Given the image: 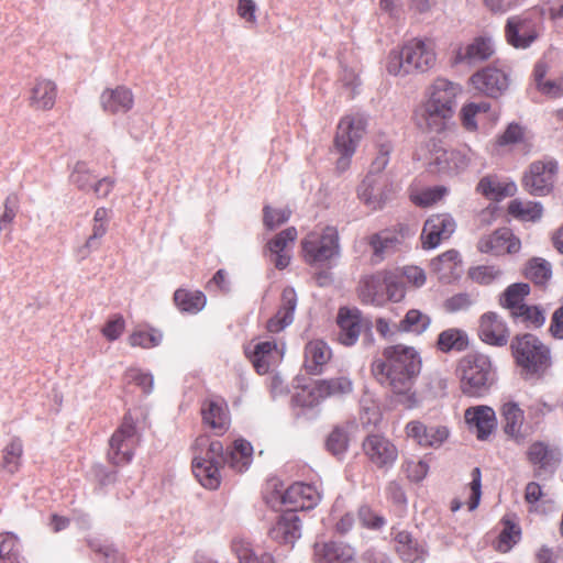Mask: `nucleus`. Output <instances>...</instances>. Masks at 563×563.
Returning <instances> with one entry per match:
<instances>
[{
  "instance_id": "obj_1",
  "label": "nucleus",
  "mask_w": 563,
  "mask_h": 563,
  "mask_svg": "<svg viewBox=\"0 0 563 563\" xmlns=\"http://www.w3.org/2000/svg\"><path fill=\"white\" fill-rule=\"evenodd\" d=\"M421 366V357L415 347L398 344L384 349L371 369L375 379L390 389L401 406L415 409L421 405V398L412 390Z\"/></svg>"
},
{
  "instance_id": "obj_2",
  "label": "nucleus",
  "mask_w": 563,
  "mask_h": 563,
  "mask_svg": "<svg viewBox=\"0 0 563 563\" xmlns=\"http://www.w3.org/2000/svg\"><path fill=\"white\" fill-rule=\"evenodd\" d=\"M198 453L192 459V472L199 483L209 489H217L221 483L220 467L229 464L236 472H244L252 463L253 446L244 440L238 439L233 448L224 453L222 442L201 437L196 441Z\"/></svg>"
},
{
  "instance_id": "obj_3",
  "label": "nucleus",
  "mask_w": 563,
  "mask_h": 563,
  "mask_svg": "<svg viewBox=\"0 0 563 563\" xmlns=\"http://www.w3.org/2000/svg\"><path fill=\"white\" fill-rule=\"evenodd\" d=\"M462 92L459 84L439 77L426 89L424 100L416 110L418 125L431 132L446 128L456 108V97Z\"/></svg>"
},
{
  "instance_id": "obj_4",
  "label": "nucleus",
  "mask_w": 563,
  "mask_h": 563,
  "mask_svg": "<svg viewBox=\"0 0 563 563\" xmlns=\"http://www.w3.org/2000/svg\"><path fill=\"white\" fill-rule=\"evenodd\" d=\"M437 54L431 40L412 38L399 51H391L387 57L386 69L393 76L423 74L434 67Z\"/></svg>"
},
{
  "instance_id": "obj_5",
  "label": "nucleus",
  "mask_w": 563,
  "mask_h": 563,
  "mask_svg": "<svg viewBox=\"0 0 563 563\" xmlns=\"http://www.w3.org/2000/svg\"><path fill=\"white\" fill-rule=\"evenodd\" d=\"M377 156L371 164L369 172L357 187L358 199L371 210L380 209L389 198L390 189L387 178L382 175L389 162L393 151L390 140L380 135L376 141Z\"/></svg>"
},
{
  "instance_id": "obj_6",
  "label": "nucleus",
  "mask_w": 563,
  "mask_h": 563,
  "mask_svg": "<svg viewBox=\"0 0 563 563\" xmlns=\"http://www.w3.org/2000/svg\"><path fill=\"white\" fill-rule=\"evenodd\" d=\"M457 371L461 390L468 397L485 396L495 380L492 361L484 354L475 353L464 356L459 363Z\"/></svg>"
},
{
  "instance_id": "obj_7",
  "label": "nucleus",
  "mask_w": 563,
  "mask_h": 563,
  "mask_svg": "<svg viewBox=\"0 0 563 563\" xmlns=\"http://www.w3.org/2000/svg\"><path fill=\"white\" fill-rule=\"evenodd\" d=\"M305 262L321 267L340 256V238L336 228L325 227L320 232L312 231L301 241Z\"/></svg>"
},
{
  "instance_id": "obj_8",
  "label": "nucleus",
  "mask_w": 563,
  "mask_h": 563,
  "mask_svg": "<svg viewBox=\"0 0 563 563\" xmlns=\"http://www.w3.org/2000/svg\"><path fill=\"white\" fill-rule=\"evenodd\" d=\"M510 349L517 365L528 373H538L550 365L549 349L533 334L516 335Z\"/></svg>"
},
{
  "instance_id": "obj_9",
  "label": "nucleus",
  "mask_w": 563,
  "mask_h": 563,
  "mask_svg": "<svg viewBox=\"0 0 563 563\" xmlns=\"http://www.w3.org/2000/svg\"><path fill=\"white\" fill-rule=\"evenodd\" d=\"M365 128L366 120L361 114L346 115L340 120L334 139L335 150L340 154L336 161V169L340 173L349 168L351 157L365 133Z\"/></svg>"
},
{
  "instance_id": "obj_10",
  "label": "nucleus",
  "mask_w": 563,
  "mask_h": 563,
  "mask_svg": "<svg viewBox=\"0 0 563 563\" xmlns=\"http://www.w3.org/2000/svg\"><path fill=\"white\" fill-rule=\"evenodd\" d=\"M139 439L140 437L133 418L130 413H125L122 423L109 441L108 457L111 463L114 465H124L131 462Z\"/></svg>"
},
{
  "instance_id": "obj_11",
  "label": "nucleus",
  "mask_w": 563,
  "mask_h": 563,
  "mask_svg": "<svg viewBox=\"0 0 563 563\" xmlns=\"http://www.w3.org/2000/svg\"><path fill=\"white\" fill-rule=\"evenodd\" d=\"M540 35V25L528 14L514 15L507 19L505 36L507 43L517 49L530 47Z\"/></svg>"
},
{
  "instance_id": "obj_12",
  "label": "nucleus",
  "mask_w": 563,
  "mask_h": 563,
  "mask_svg": "<svg viewBox=\"0 0 563 563\" xmlns=\"http://www.w3.org/2000/svg\"><path fill=\"white\" fill-rule=\"evenodd\" d=\"M558 164L554 161L533 162L525 173L522 184L532 196H545L551 192L554 185Z\"/></svg>"
},
{
  "instance_id": "obj_13",
  "label": "nucleus",
  "mask_w": 563,
  "mask_h": 563,
  "mask_svg": "<svg viewBox=\"0 0 563 563\" xmlns=\"http://www.w3.org/2000/svg\"><path fill=\"white\" fill-rule=\"evenodd\" d=\"M339 328L336 339L344 346H353L361 333L371 328V322L364 319L357 308L341 307L336 314Z\"/></svg>"
},
{
  "instance_id": "obj_14",
  "label": "nucleus",
  "mask_w": 563,
  "mask_h": 563,
  "mask_svg": "<svg viewBox=\"0 0 563 563\" xmlns=\"http://www.w3.org/2000/svg\"><path fill=\"white\" fill-rule=\"evenodd\" d=\"M527 460L538 476L552 475L561 463L562 453L560 448L554 444L534 441L527 450Z\"/></svg>"
},
{
  "instance_id": "obj_15",
  "label": "nucleus",
  "mask_w": 563,
  "mask_h": 563,
  "mask_svg": "<svg viewBox=\"0 0 563 563\" xmlns=\"http://www.w3.org/2000/svg\"><path fill=\"white\" fill-rule=\"evenodd\" d=\"M362 448L369 462L378 468L391 467L398 456L395 444L382 434L367 435Z\"/></svg>"
},
{
  "instance_id": "obj_16",
  "label": "nucleus",
  "mask_w": 563,
  "mask_h": 563,
  "mask_svg": "<svg viewBox=\"0 0 563 563\" xmlns=\"http://www.w3.org/2000/svg\"><path fill=\"white\" fill-rule=\"evenodd\" d=\"M456 222L449 213L431 216L423 225L421 241L423 249H434L441 241L448 240L455 231Z\"/></svg>"
},
{
  "instance_id": "obj_17",
  "label": "nucleus",
  "mask_w": 563,
  "mask_h": 563,
  "mask_svg": "<svg viewBox=\"0 0 563 563\" xmlns=\"http://www.w3.org/2000/svg\"><path fill=\"white\" fill-rule=\"evenodd\" d=\"M321 500L318 488L310 484L295 483L282 495V503L289 506L288 510H308L316 507Z\"/></svg>"
},
{
  "instance_id": "obj_18",
  "label": "nucleus",
  "mask_w": 563,
  "mask_h": 563,
  "mask_svg": "<svg viewBox=\"0 0 563 563\" xmlns=\"http://www.w3.org/2000/svg\"><path fill=\"white\" fill-rule=\"evenodd\" d=\"M500 417L504 432L517 443H523L528 437L525 430V411L519 404L508 399L500 406Z\"/></svg>"
},
{
  "instance_id": "obj_19",
  "label": "nucleus",
  "mask_w": 563,
  "mask_h": 563,
  "mask_svg": "<svg viewBox=\"0 0 563 563\" xmlns=\"http://www.w3.org/2000/svg\"><path fill=\"white\" fill-rule=\"evenodd\" d=\"M465 422L478 440H486L497 427L495 410L489 406H474L465 410Z\"/></svg>"
},
{
  "instance_id": "obj_20",
  "label": "nucleus",
  "mask_w": 563,
  "mask_h": 563,
  "mask_svg": "<svg viewBox=\"0 0 563 563\" xmlns=\"http://www.w3.org/2000/svg\"><path fill=\"white\" fill-rule=\"evenodd\" d=\"M476 90L488 97L497 98L508 88L507 75L495 67H486L471 77Z\"/></svg>"
},
{
  "instance_id": "obj_21",
  "label": "nucleus",
  "mask_w": 563,
  "mask_h": 563,
  "mask_svg": "<svg viewBox=\"0 0 563 563\" xmlns=\"http://www.w3.org/2000/svg\"><path fill=\"white\" fill-rule=\"evenodd\" d=\"M478 336L489 345L505 346L509 331L505 321L496 312H486L479 319Z\"/></svg>"
},
{
  "instance_id": "obj_22",
  "label": "nucleus",
  "mask_w": 563,
  "mask_h": 563,
  "mask_svg": "<svg viewBox=\"0 0 563 563\" xmlns=\"http://www.w3.org/2000/svg\"><path fill=\"white\" fill-rule=\"evenodd\" d=\"M245 353L260 375L267 374L280 356L275 341H260L245 349Z\"/></svg>"
},
{
  "instance_id": "obj_23",
  "label": "nucleus",
  "mask_w": 563,
  "mask_h": 563,
  "mask_svg": "<svg viewBox=\"0 0 563 563\" xmlns=\"http://www.w3.org/2000/svg\"><path fill=\"white\" fill-rule=\"evenodd\" d=\"M316 563H356L355 551L349 544L329 541L314 544Z\"/></svg>"
},
{
  "instance_id": "obj_24",
  "label": "nucleus",
  "mask_w": 563,
  "mask_h": 563,
  "mask_svg": "<svg viewBox=\"0 0 563 563\" xmlns=\"http://www.w3.org/2000/svg\"><path fill=\"white\" fill-rule=\"evenodd\" d=\"M202 421L217 434L224 433L230 426L228 406L223 399H207L201 405Z\"/></svg>"
},
{
  "instance_id": "obj_25",
  "label": "nucleus",
  "mask_w": 563,
  "mask_h": 563,
  "mask_svg": "<svg viewBox=\"0 0 563 563\" xmlns=\"http://www.w3.org/2000/svg\"><path fill=\"white\" fill-rule=\"evenodd\" d=\"M269 536L279 543L292 545L301 537L299 516L294 510L285 511L269 530Z\"/></svg>"
},
{
  "instance_id": "obj_26",
  "label": "nucleus",
  "mask_w": 563,
  "mask_h": 563,
  "mask_svg": "<svg viewBox=\"0 0 563 563\" xmlns=\"http://www.w3.org/2000/svg\"><path fill=\"white\" fill-rule=\"evenodd\" d=\"M495 52L494 41L489 36H478L456 52V60L473 65L488 59Z\"/></svg>"
},
{
  "instance_id": "obj_27",
  "label": "nucleus",
  "mask_w": 563,
  "mask_h": 563,
  "mask_svg": "<svg viewBox=\"0 0 563 563\" xmlns=\"http://www.w3.org/2000/svg\"><path fill=\"white\" fill-rule=\"evenodd\" d=\"M297 307V295L292 287H286L282 294V305L276 314L267 322V330L278 333L292 323Z\"/></svg>"
},
{
  "instance_id": "obj_28",
  "label": "nucleus",
  "mask_w": 563,
  "mask_h": 563,
  "mask_svg": "<svg viewBox=\"0 0 563 563\" xmlns=\"http://www.w3.org/2000/svg\"><path fill=\"white\" fill-rule=\"evenodd\" d=\"M385 271L364 277L358 287V297L364 303L382 307L386 303Z\"/></svg>"
},
{
  "instance_id": "obj_29",
  "label": "nucleus",
  "mask_w": 563,
  "mask_h": 563,
  "mask_svg": "<svg viewBox=\"0 0 563 563\" xmlns=\"http://www.w3.org/2000/svg\"><path fill=\"white\" fill-rule=\"evenodd\" d=\"M100 103L106 112L125 113L132 109L134 98L129 88L119 86L114 89H106L100 96Z\"/></svg>"
},
{
  "instance_id": "obj_30",
  "label": "nucleus",
  "mask_w": 563,
  "mask_h": 563,
  "mask_svg": "<svg viewBox=\"0 0 563 563\" xmlns=\"http://www.w3.org/2000/svg\"><path fill=\"white\" fill-rule=\"evenodd\" d=\"M396 551L405 563L423 562L427 555L424 545L413 539L408 531H399L395 536Z\"/></svg>"
},
{
  "instance_id": "obj_31",
  "label": "nucleus",
  "mask_w": 563,
  "mask_h": 563,
  "mask_svg": "<svg viewBox=\"0 0 563 563\" xmlns=\"http://www.w3.org/2000/svg\"><path fill=\"white\" fill-rule=\"evenodd\" d=\"M373 250V258L380 262L394 254L401 244V236L390 230H383L369 236L368 241Z\"/></svg>"
},
{
  "instance_id": "obj_32",
  "label": "nucleus",
  "mask_w": 563,
  "mask_h": 563,
  "mask_svg": "<svg viewBox=\"0 0 563 563\" xmlns=\"http://www.w3.org/2000/svg\"><path fill=\"white\" fill-rule=\"evenodd\" d=\"M303 380V378H296V391L292 396V404L301 408H313L324 400L320 380H310L309 383L301 384Z\"/></svg>"
},
{
  "instance_id": "obj_33",
  "label": "nucleus",
  "mask_w": 563,
  "mask_h": 563,
  "mask_svg": "<svg viewBox=\"0 0 563 563\" xmlns=\"http://www.w3.org/2000/svg\"><path fill=\"white\" fill-rule=\"evenodd\" d=\"M331 358V350L321 340L310 341L305 349V368L308 373L318 375Z\"/></svg>"
},
{
  "instance_id": "obj_34",
  "label": "nucleus",
  "mask_w": 563,
  "mask_h": 563,
  "mask_svg": "<svg viewBox=\"0 0 563 563\" xmlns=\"http://www.w3.org/2000/svg\"><path fill=\"white\" fill-rule=\"evenodd\" d=\"M477 191L488 199L501 200L514 196L517 186L514 181H501L496 176H486L479 180Z\"/></svg>"
},
{
  "instance_id": "obj_35",
  "label": "nucleus",
  "mask_w": 563,
  "mask_h": 563,
  "mask_svg": "<svg viewBox=\"0 0 563 563\" xmlns=\"http://www.w3.org/2000/svg\"><path fill=\"white\" fill-rule=\"evenodd\" d=\"M530 292V286L526 283H516L506 288V290L500 295L499 303L503 308L508 309L510 311L511 317L514 318L526 305L525 298Z\"/></svg>"
},
{
  "instance_id": "obj_36",
  "label": "nucleus",
  "mask_w": 563,
  "mask_h": 563,
  "mask_svg": "<svg viewBox=\"0 0 563 563\" xmlns=\"http://www.w3.org/2000/svg\"><path fill=\"white\" fill-rule=\"evenodd\" d=\"M56 100V85L48 79H37L31 91V106L40 110L52 109Z\"/></svg>"
},
{
  "instance_id": "obj_37",
  "label": "nucleus",
  "mask_w": 563,
  "mask_h": 563,
  "mask_svg": "<svg viewBox=\"0 0 563 563\" xmlns=\"http://www.w3.org/2000/svg\"><path fill=\"white\" fill-rule=\"evenodd\" d=\"M174 301L180 311L197 313L205 308L207 299L200 290L180 288L175 291Z\"/></svg>"
},
{
  "instance_id": "obj_38",
  "label": "nucleus",
  "mask_w": 563,
  "mask_h": 563,
  "mask_svg": "<svg viewBox=\"0 0 563 563\" xmlns=\"http://www.w3.org/2000/svg\"><path fill=\"white\" fill-rule=\"evenodd\" d=\"M437 346L443 353L451 351L462 352L468 346V338L461 329H446L439 334Z\"/></svg>"
},
{
  "instance_id": "obj_39",
  "label": "nucleus",
  "mask_w": 563,
  "mask_h": 563,
  "mask_svg": "<svg viewBox=\"0 0 563 563\" xmlns=\"http://www.w3.org/2000/svg\"><path fill=\"white\" fill-rule=\"evenodd\" d=\"M508 212L521 221L534 222L541 219L543 207L540 202L515 199L509 202Z\"/></svg>"
},
{
  "instance_id": "obj_40",
  "label": "nucleus",
  "mask_w": 563,
  "mask_h": 563,
  "mask_svg": "<svg viewBox=\"0 0 563 563\" xmlns=\"http://www.w3.org/2000/svg\"><path fill=\"white\" fill-rule=\"evenodd\" d=\"M446 194L448 188L445 186L412 188L410 199L416 206L429 207L440 201Z\"/></svg>"
},
{
  "instance_id": "obj_41",
  "label": "nucleus",
  "mask_w": 563,
  "mask_h": 563,
  "mask_svg": "<svg viewBox=\"0 0 563 563\" xmlns=\"http://www.w3.org/2000/svg\"><path fill=\"white\" fill-rule=\"evenodd\" d=\"M430 323L431 319L428 314L418 309H411L399 322V330L401 332L421 334L429 328Z\"/></svg>"
},
{
  "instance_id": "obj_42",
  "label": "nucleus",
  "mask_w": 563,
  "mask_h": 563,
  "mask_svg": "<svg viewBox=\"0 0 563 563\" xmlns=\"http://www.w3.org/2000/svg\"><path fill=\"white\" fill-rule=\"evenodd\" d=\"M507 229L497 230L493 234L484 236L478 241V251L493 255H501L505 253V244L507 243Z\"/></svg>"
},
{
  "instance_id": "obj_43",
  "label": "nucleus",
  "mask_w": 563,
  "mask_h": 563,
  "mask_svg": "<svg viewBox=\"0 0 563 563\" xmlns=\"http://www.w3.org/2000/svg\"><path fill=\"white\" fill-rule=\"evenodd\" d=\"M520 527L510 520H505L504 528L498 536L496 550L500 553H507L520 541Z\"/></svg>"
},
{
  "instance_id": "obj_44",
  "label": "nucleus",
  "mask_w": 563,
  "mask_h": 563,
  "mask_svg": "<svg viewBox=\"0 0 563 563\" xmlns=\"http://www.w3.org/2000/svg\"><path fill=\"white\" fill-rule=\"evenodd\" d=\"M428 154L426 156L428 170L432 174L443 175L444 166L448 164L446 148L435 141H430L427 145Z\"/></svg>"
},
{
  "instance_id": "obj_45",
  "label": "nucleus",
  "mask_w": 563,
  "mask_h": 563,
  "mask_svg": "<svg viewBox=\"0 0 563 563\" xmlns=\"http://www.w3.org/2000/svg\"><path fill=\"white\" fill-rule=\"evenodd\" d=\"M108 230L107 223L93 222L92 232L86 240L85 244L79 246L76 251L79 260L87 258L92 252L97 251L101 245V239L104 236Z\"/></svg>"
},
{
  "instance_id": "obj_46",
  "label": "nucleus",
  "mask_w": 563,
  "mask_h": 563,
  "mask_svg": "<svg viewBox=\"0 0 563 563\" xmlns=\"http://www.w3.org/2000/svg\"><path fill=\"white\" fill-rule=\"evenodd\" d=\"M386 301L400 302L406 296V288L397 271H385Z\"/></svg>"
},
{
  "instance_id": "obj_47",
  "label": "nucleus",
  "mask_w": 563,
  "mask_h": 563,
  "mask_svg": "<svg viewBox=\"0 0 563 563\" xmlns=\"http://www.w3.org/2000/svg\"><path fill=\"white\" fill-rule=\"evenodd\" d=\"M320 384L324 399L332 396L347 395L353 390V383L346 376L322 379L320 380Z\"/></svg>"
},
{
  "instance_id": "obj_48",
  "label": "nucleus",
  "mask_w": 563,
  "mask_h": 563,
  "mask_svg": "<svg viewBox=\"0 0 563 563\" xmlns=\"http://www.w3.org/2000/svg\"><path fill=\"white\" fill-rule=\"evenodd\" d=\"M327 450L334 456L341 459L349 448V434L344 427H335L328 435Z\"/></svg>"
},
{
  "instance_id": "obj_49",
  "label": "nucleus",
  "mask_w": 563,
  "mask_h": 563,
  "mask_svg": "<svg viewBox=\"0 0 563 563\" xmlns=\"http://www.w3.org/2000/svg\"><path fill=\"white\" fill-rule=\"evenodd\" d=\"M233 551L240 563H275L274 558L268 553L257 556L251 544L245 541L233 542Z\"/></svg>"
},
{
  "instance_id": "obj_50",
  "label": "nucleus",
  "mask_w": 563,
  "mask_h": 563,
  "mask_svg": "<svg viewBox=\"0 0 563 563\" xmlns=\"http://www.w3.org/2000/svg\"><path fill=\"white\" fill-rule=\"evenodd\" d=\"M20 543L19 539L12 532L0 533V559L4 562H20Z\"/></svg>"
},
{
  "instance_id": "obj_51",
  "label": "nucleus",
  "mask_w": 563,
  "mask_h": 563,
  "mask_svg": "<svg viewBox=\"0 0 563 563\" xmlns=\"http://www.w3.org/2000/svg\"><path fill=\"white\" fill-rule=\"evenodd\" d=\"M551 264L539 257L532 258L525 272L527 278L536 284H544L551 277Z\"/></svg>"
},
{
  "instance_id": "obj_52",
  "label": "nucleus",
  "mask_w": 563,
  "mask_h": 563,
  "mask_svg": "<svg viewBox=\"0 0 563 563\" xmlns=\"http://www.w3.org/2000/svg\"><path fill=\"white\" fill-rule=\"evenodd\" d=\"M23 449L22 443L18 439H13L3 451L2 467L10 474L15 473L20 466V459Z\"/></svg>"
},
{
  "instance_id": "obj_53",
  "label": "nucleus",
  "mask_w": 563,
  "mask_h": 563,
  "mask_svg": "<svg viewBox=\"0 0 563 563\" xmlns=\"http://www.w3.org/2000/svg\"><path fill=\"white\" fill-rule=\"evenodd\" d=\"M448 388V379L440 373H432L428 376L426 384V391L418 396L421 398V402L424 399L442 397L445 395Z\"/></svg>"
},
{
  "instance_id": "obj_54",
  "label": "nucleus",
  "mask_w": 563,
  "mask_h": 563,
  "mask_svg": "<svg viewBox=\"0 0 563 563\" xmlns=\"http://www.w3.org/2000/svg\"><path fill=\"white\" fill-rule=\"evenodd\" d=\"M452 176L464 173L475 158V153L468 146L452 150Z\"/></svg>"
},
{
  "instance_id": "obj_55",
  "label": "nucleus",
  "mask_w": 563,
  "mask_h": 563,
  "mask_svg": "<svg viewBox=\"0 0 563 563\" xmlns=\"http://www.w3.org/2000/svg\"><path fill=\"white\" fill-rule=\"evenodd\" d=\"M93 178L85 162H77L69 177L70 183L80 190L90 189Z\"/></svg>"
},
{
  "instance_id": "obj_56",
  "label": "nucleus",
  "mask_w": 563,
  "mask_h": 563,
  "mask_svg": "<svg viewBox=\"0 0 563 563\" xmlns=\"http://www.w3.org/2000/svg\"><path fill=\"white\" fill-rule=\"evenodd\" d=\"M129 342L132 346L151 349L159 345L162 342V334L154 330L135 331L129 336Z\"/></svg>"
},
{
  "instance_id": "obj_57",
  "label": "nucleus",
  "mask_w": 563,
  "mask_h": 563,
  "mask_svg": "<svg viewBox=\"0 0 563 563\" xmlns=\"http://www.w3.org/2000/svg\"><path fill=\"white\" fill-rule=\"evenodd\" d=\"M124 379L128 384L134 383L141 387L146 395L153 390L154 378L152 374L142 372L139 368H129L125 372Z\"/></svg>"
},
{
  "instance_id": "obj_58",
  "label": "nucleus",
  "mask_w": 563,
  "mask_h": 563,
  "mask_svg": "<svg viewBox=\"0 0 563 563\" xmlns=\"http://www.w3.org/2000/svg\"><path fill=\"white\" fill-rule=\"evenodd\" d=\"M460 263L461 260L459 252L455 250H449L432 260L431 266L437 272L446 271L452 273Z\"/></svg>"
},
{
  "instance_id": "obj_59",
  "label": "nucleus",
  "mask_w": 563,
  "mask_h": 563,
  "mask_svg": "<svg viewBox=\"0 0 563 563\" xmlns=\"http://www.w3.org/2000/svg\"><path fill=\"white\" fill-rule=\"evenodd\" d=\"M515 319H520L523 322H527L528 327L540 328L543 325L545 321V317L543 311L540 310L536 306H527L525 305L522 309L514 317Z\"/></svg>"
},
{
  "instance_id": "obj_60",
  "label": "nucleus",
  "mask_w": 563,
  "mask_h": 563,
  "mask_svg": "<svg viewBox=\"0 0 563 563\" xmlns=\"http://www.w3.org/2000/svg\"><path fill=\"white\" fill-rule=\"evenodd\" d=\"M297 238V230L295 227H289L278 233L272 241L268 242L269 253L286 252L288 243L295 242Z\"/></svg>"
},
{
  "instance_id": "obj_61",
  "label": "nucleus",
  "mask_w": 563,
  "mask_h": 563,
  "mask_svg": "<svg viewBox=\"0 0 563 563\" xmlns=\"http://www.w3.org/2000/svg\"><path fill=\"white\" fill-rule=\"evenodd\" d=\"M289 217L290 211L288 209H273L268 206L264 208V224L268 230H274L284 224Z\"/></svg>"
},
{
  "instance_id": "obj_62",
  "label": "nucleus",
  "mask_w": 563,
  "mask_h": 563,
  "mask_svg": "<svg viewBox=\"0 0 563 563\" xmlns=\"http://www.w3.org/2000/svg\"><path fill=\"white\" fill-rule=\"evenodd\" d=\"M449 437V430L442 426L427 428L422 446L439 448Z\"/></svg>"
},
{
  "instance_id": "obj_63",
  "label": "nucleus",
  "mask_w": 563,
  "mask_h": 563,
  "mask_svg": "<svg viewBox=\"0 0 563 563\" xmlns=\"http://www.w3.org/2000/svg\"><path fill=\"white\" fill-rule=\"evenodd\" d=\"M470 274L474 280L489 284L501 275V271L496 266H478L473 268Z\"/></svg>"
},
{
  "instance_id": "obj_64",
  "label": "nucleus",
  "mask_w": 563,
  "mask_h": 563,
  "mask_svg": "<svg viewBox=\"0 0 563 563\" xmlns=\"http://www.w3.org/2000/svg\"><path fill=\"white\" fill-rule=\"evenodd\" d=\"M538 90L549 98L563 96V77L558 79H545L537 86Z\"/></svg>"
}]
</instances>
